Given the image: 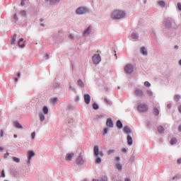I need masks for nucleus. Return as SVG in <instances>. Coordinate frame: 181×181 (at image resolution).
Instances as JSON below:
<instances>
[{
	"mask_svg": "<svg viewBox=\"0 0 181 181\" xmlns=\"http://www.w3.org/2000/svg\"><path fill=\"white\" fill-rule=\"evenodd\" d=\"M127 142H128L129 145H132L133 140H132V137H131V136H127Z\"/></svg>",
	"mask_w": 181,
	"mask_h": 181,
	"instance_id": "f3484780",
	"label": "nucleus"
},
{
	"mask_svg": "<svg viewBox=\"0 0 181 181\" xmlns=\"http://www.w3.org/2000/svg\"><path fill=\"white\" fill-rule=\"evenodd\" d=\"M179 64L181 66V59L179 61Z\"/></svg>",
	"mask_w": 181,
	"mask_h": 181,
	"instance_id": "052dcab7",
	"label": "nucleus"
},
{
	"mask_svg": "<svg viewBox=\"0 0 181 181\" xmlns=\"http://www.w3.org/2000/svg\"><path fill=\"white\" fill-rule=\"evenodd\" d=\"M106 125L107 127H108L109 128H112V127H114V123L112 122V120L111 119V118H108L106 121Z\"/></svg>",
	"mask_w": 181,
	"mask_h": 181,
	"instance_id": "1a4fd4ad",
	"label": "nucleus"
},
{
	"mask_svg": "<svg viewBox=\"0 0 181 181\" xmlns=\"http://www.w3.org/2000/svg\"><path fill=\"white\" fill-rule=\"evenodd\" d=\"M42 111H43L44 114H45V115L49 114V109L46 106H45L43 107Z\"/></svg>",
	"mask_w": 181,
	"mask_h": 181,
	"instance_id": "aec40b11",
	"label": "nucleus"
},
{
	"mask_svg": "<svg viewBox=\"0 0 181 181\" xmlns=\"http://www.w3.org/2000/svg\"><path fill=\"white\" fill-rule=\"evenodd\" d=\"M76 163L78 165H84V159H83V156H79L76 159Z\"/></svg>",
	"mask_w": 181,
	"mask_h": 181,
	"instance_id": "6e6552de",
	"label": "nucleus"
},
{
	"mask_svg": "<svg viewBox=\"0 0 181 181\" xmlns=\"http://www.w3.org/2000/svg\"><path fill=\"white\" fill-rule=\"evenodd\" d=\"M93 151L95 157L97 158L95 160V163H101V158H99L98 156L103 158L104 156V153L102 151H100L98 146H95L93 147Z\"/></svg>",
	"mask_w": 181,
	"mask_h": 181,
	"instance_id": "f03ea898",
	"label": "nucleus"
},
{
	"mask_svg": "<svg viewBox=\"0 0 181 181\" xmlns=\"http://www.w3.org/2000/svg\"><path fill=\"white\" fill-rule=\"evenodd\" d=\"M13 160L16 162V163H19V162H21V159H19L18 157H13Z\"/></svg>",
	"mask_w": 181,
	"mask_h": 181,
	"instance_id": "393cba45",
	"label": "nucleus"
},
{
	"mask_svg": "<svg viewBox=\"0 0 181 181\" xmlns=\"http://www.w3.org/2000/svg\"><path fill=\"white\" fill-rule=\"evenodd\" d=\"M73 158H74V153H71L66 154V160H71V159H73Z\"/></svg>",
	"mask_w": 181,
	"mask_h": 181,
	"instance_id": "f8f14e48",
	"label": "nucleus"
},
{
	"mask_svg": "<svg viewBox=\"0 0 181 181\" xmlns=\"http://www.w3.org/2000/svg\"><path fill=\"white\" fill-rule=\"evenodd\" d=\"M35 152H33V151H28V159L29 161H30V159H32V158H33V156H35Z\"/></svg>",
	"mask_w": 181,
	"mask_h": 181,
	"instance_id": "9b49d317",
	"label": "nucleus"
},
{
	"mask_svg": "<svg viewBox=\"0 0 181 181\" xmlns=\"http://www.w3.org/2000/svg\"><path fill=\"white\" fill-rule=\"evenodd\" d=\"M92 62L94 64H98L101 62V56L98 54H95L92 58Z\"/></svg>",
	"mask_w": 181,
	"mask_h": 181,
	"instance_id": "20e7f679",
	"label": "nucleus"
},
{
	"mask_svg": "<svg viewBox=\"0 0 181 181\" xmlns=\"http://www.w3.org/2000/svg\"><path fill=\"white\" fill-rule=\"evenodd\" d=\"M76 12L78 15H83V13H87V12H88V9L86 7H79L76 9Z\"/></svg>",
	"mask_w": 181,
	"mask_h": 181,
	"instance_id": "39448f33",
	"label": "nucleus"
},
{
	"mask_svg": "<svg viewBox=\"0 0 181 181\" xmlns=\"http://www.w3.org/2000/svg\"><path fill=\"white\" fill-rule=\"evenodd\" d=\"M122 152L124 153L127 152V148H122Z\"/></svg>",
	"mask_w": 181,
	"mask_h": 181,
	"instance_id": "5fc2aeb1",
	"label": "nucleus"
},
{
	"mask_svg": "<svg viewBox=\"0 0 181 181\" xmlns=\"http://www.w3.org/2000/svg\"><path fill=\"white\" fill-rule=\"evenodd\" d=\"M153 114L155 115H159V110L157 107L153 108Z\"/></svg>",
	"mask_w": 181,
	"mask_h": 181,
	"instance_id": "4be33fe9",
	"label": "nucleus"
},
{
	"mask_svg": "<svg viewBox=\"0 0 181 181\" xmlns=\"http://www.w3.org/2000/svg\"><path fill=\"white\" fill-rule=\"evenodd\" d=\"M16 42V35H14L13 36L12 40H11V45H15Z\"/></svg>",
	"mask_w": 181,
	"mask_h": 181,
	"instance_id": "5701e85b",
	"label": "nucleus"
},
{
	"mask_svg": "<svg viewBox=\"0 0 181 181\" xmlns=\"http://www.w3.org/2000/svg\"><path fill=\"white\" fill-rule=\"evenodd\" d=\"M141 52L142 54H144V56H146L148 54V52H146V49H145V47H144L141 48Z\"/></svg>",
	"mask_w": 181,
	"mask_h": 181,
	"instance_id": "a211bd4d",
	"label": "nucleus"
},
{
	"mask_svg": "<svg viewBox=\"0 0 181 181\" xmlns=\"http://www.w3.org/2000/svg\"><path fill=\"white\" fill-rule=\"evenodd\" d=\"M170 25H172V21L170 20H167L165 21V25L166 28H170Z\"/></svg>",
	"mask_w": 181,
	"mask_h": 181,
	"instance_id": "4468645a",
	"label": "nucleus"
},
{
	"mask_svg": "<svg viewBox=\"0 0 181 181\" xmlns=\"http://www.w3.org/2000/svg\"><path fill=\"white\" fill-rule=\"evenodd\" d=\"M59 2H60V0H49L51 5H56V4H59Z\"/></svg>",
	"mask_w": 181,
	"mask_h": 181,
	"instance_id": "dca6fc26",
	"label": "nucleus"
},
{
	"mask_svg": "<svg viewBox=\"0 0 181 181\" xmlns=\"http://www.w3.org/2000/svg\"><path fill=\"white\" fill-rule=\"evenodd\" d=\"M132 39H138V35L135 33L132 34Z\"/></svg>",
	"mask_w": 181,
	"mask_h": 181,
	"instance_id": "c756f323",
	"label": "nucleus"
},
{
	"mask_svg": "<svg viewBox=\"0 0 181 181\" xmlns=\"http://www.w3.org/2000/svg\"><path fill=\"white\" fill-rule=\"evenodd\" d=\"M18 46L20 47H25V42H23V38H21L18 41Z\"/></svg>",
	"mask_w": 181,
	"mask_h": 181,
	"instance_id": "ddd939ff",
	"label": "nucleus"
},
{
	"mask_svg": "<svg viewBox=\"0 0 181 181\" xmlns=\"http://www.w3.org/2000/svg\"><path fill=\"white\" fill-rule=\"evenodd\" d=\"M105 103H106V104H108L109 105L111 104V101H110V100H108V98H105Z\"/></svg>",
	"mask_w": 181,
	"mask_h": 181,
	"instance_id": "58836bf2",
	"label": "nucleus"
},
{
	"mask_svg": "<svg viewBox=\"0 0 181 181\" xmlns=\"http://www.w3.org/2000/svg\"><path fill=\"white\" fill-rule=\"evenodd\" d=\"M177 162V163L179 165H180V163H181V158H179Z\"/></svg>",
	"mask_w": 181,
	"mask_h": 181,
	"instance_id": "de8ad7c7",
	"label": "nucleus"
},
{
	"mask_svg": "<svg viewBox=\"0 0 181 181\" xmlns=\"http://www.w3.org/2000/svg\"><path fill=\"white\" fill-rule=\"evenodd\" d=\"M158 5L163 7L165 6V1H158Z\"/></svg>",
	"mask_w": 181,
	"mask_h": 181,
	"instance_id": "2f4dec72",
	"label": "nucleus"
},
{
	"mask_svg": "<svg viewBox=\"0 0 181 181\" xmlns=\"http://www.w3.org/2000/svg\"><path fill=\"white\" fill-rule=\"evenodd\" d=\"M0 151H2V147H0Z\"/></svg>",
	"mask_w": 181,
	"mask_h": 181,
	"instance_id": "69168bd1",
	"label": "nucleus"
},
{
	"mask_svg": "<svg viewBox=\"0 0 181 181\" xmlns=\"http://www.w3.org/2000/svg\"><path fill=\"white\" fill-rule=\"evenodd\" d=\"M158 132H160V134H162L163 132V131H165V129H163L161 126H159L158 127Z\"/></svg>",
	"mask_w": 181,
	"mask_h": 181,
	"instance_id": "cd10ccee",
	"label": "nucleus"
},
{
	"mask_svg": "<svg viewBox=\"0 0 181 181\" xmlns=\"http://www.w3.org/2000/svg\"><path fill=\"white\" fill-rule=\"evenodd\" d=\"M102 181H107V177H104L102 179Z\"/></svg>",
	"mask_w": 181,
	"mask_h": 181,
	"instance_id": "603ef678",
	"label": "nucleus"
},
{
	"mask_svg": "<svg viewBox=\"0 0 181 181\" xmlns=\"http://www.w3.org/2000/svg\"><path fill=\"white\" fill-rule=\"evenodd\" d=\"M178 47L177 45L175 46V49H178Z\"/></svg>",
	"mask_w": 181,
	"mask_h": 181,
	"instance_id": "bf43d9fd",
	"label": "nucleus"
},
{
	"mask_svg": "<svg viewBox=\"0 0 181 181\" xmlns=\"http://www.w3.org/2000/svg\"><path fill=\"white\" fill-rule=\"evenodd\" d=\"M177 8H178L179 11H181V4L180 3L177 4Z\"/></svg>",
	"mask_w": 181,
	"mask_h": 181,
	"instance_id": "37998d69",
	"label": "nucleus"
},
{
	"mask_svg": "<svg viewBox=\"0 0 181 181\" xmlns=\"http://www.w3.org/2000/svg\"><path fill=\"white\" fill-rule=\"evenodd\" d=\"M144 86L146 87H151V83H149L148 81H145L144 82Z\"/></svg>",
	"mask_w": 181,
	"mask_h": 181,
	"instance_id": "c9c22d12",
	"label": "nucleus"
},
{
	"mask_svg": "<svg viewBox=\"0 0 181 181\" xmlns=\"http://www.w3.org/2000/svg\"><path fill=\"white\" fill-rule=\"evenodd\" d=\"M13 137H14V138H18V135L14 134V135H13Z\"/></svg>",
	"mask_w": 181,
	"mask_h": 181,
	"instance_id": "13d9d810",
	"label": "nucleus"
},
{
	"mask_svg": "<svg viewBox=\"0 0 181 181\" xmlns=\"http://www.w3.org/2000/svg\"><path fill=\"white\" fill-rule=\"evenodd\" d=\"M176 142H177V141L176 140V138H173V139L170 140V144H171V145H175V144H176Z\"/></svg>",
	"mask_w": 181,
	"mask_h": 181,
	"instance_id": "c85d7f7f",
	"label": "nucleus"
},
{
	"mask_svg": "<svg viewBox=\"0 0 181 181\" xmlns=\"http://www.w3.org/2000/svg\"><path fill=\"white\" fill-rule=\"evenodd\" d=\"M13 18H14V19H15L16 21H18V16H16V14L14 15V17H13Z\"/></svg>",
	"mask_w": 181,
	"mask_h": 181,
	"instance_id": "09e8293b",
	"label": "nucleus"
},
{
	"mask_svg": "<svg viewBox=\"0 0 181 181\" xmlns=\"http://www.w3.org/2000/svg\"><path fill=\"white\" fill-rule=\"evenodd\" d=\"M93 110H98V105H97V103H94L93 105Z\"/></svg>",
	"mask_w": 181,
	"mask_h": 181,
	"instance_id": "4c0bfd02",
	"label": "nucleus"
},
{
	"mask_svg": "<svg viewBox=\"0 0 181 181\" xmlns=\"http://www.w3.org/2000/svg\"><path fill=\"white\" fill-rule=\"evenodd\" d=\"M39 117H40V120L41 122L45 121V115H44L43 114L40 113Z\"/></svg>",
	"mask_w": 181,
	"mask_h": 181,
	"instance_id": "b1692460",
	"label": "nucleus"
},
{
	"mask_svg": "<svg viewBox=\"0 0 181 181\" xmlns=\"http://www.w3.org/2000/svg\"><path fill=\"white\" fill-rule=\"evenodd\" d=\"M21 15H22V16H26V11H21Z\"/></svg>",
	"mask_w": 181,
	"mask_h": 181,
	"instance_id": "a19ab883",
	"label": "nucleus"
},
{
	"mask_svg": "<svg viewBox=\"0 0 181 181\" xmlns=\"http://www.w3.org/2000/svg\"><path fill=\"white\" fill-rule=\"evenodd\" d=\"M70 38L72 39L73 38V35H70Z\"/></svg>",
	"mask_w": 181,
	"mask_h": 181,
	"instance_id": "0e129e2a",
	"label": "nucleus"
},
{
	"mask_svg": "<svg viewBox=\"0 0 181 181\" xmlns=\"http://www.w3.org/2000/svg\"><path fill=\"white\" fill-rule=\"evenodd\" d=\"M115 152V149H110L107 151V155H111V153H114Z\"/></svg>",
	"mask_w": 181,
	"mask_h": 181,
	"instance_id": "72a5a7b5",
	"label": "nucleus"
},
{
	"mask_svg": "<svg viewBox=\"0 0 181 181\" xmlns=\"http://www.w3.org/2000/svg\"><path fill=\"white\" fill-rule=\"evenodd\" d=\"M124 181H131V180L129 178H126Z\"/></svg>",
	"mask_w": 181,
	"mask_h": 181,
	"instance_id": "4d7b16f0",
	"label": "nucleus"
},
{
	"mask_svg": "<svg viewBox=\"0 0 181 181\" xmlns=\"http://www.w3.org/2000/svg\"><path fill=\"white\" fill-rule=\"evenodd\" d=\"M8 156H9V153H6L4 158H8Z\"/></svg>",
	"mask_w": 181,
	"mask_h": 181,
	"instance_id": "3c124183",
	"label": "nucleus"
},
{
	"mask_svg": "<svg viewBox=\"0 0 181 181\" xmlns=\"http://www.w3.org/2000/svg\"><path fill=\"white\" fill-rule=\"evenodd\" d=\"M90 30H91V28H88L86 31H84L83 35L86 36V35H88L90 33Z\"/></svg>",
	"mask_w": 181,
	"mask_h": 181,
	"instance_id": "a878e982",
	"label": "nucleus"
},
{
	"mask_svg": "<svg viewBox=\"0 0 181 181\" xmlns=\"http://www.w3.org/2000/svg\"><path fill=\"white\" fill-rule=\"evenodd\" d=\"M116 166L118 170H122V165H121L120 164H117Z\"/></svg>",
	"mask_w": 181,
	"mask_h": 181,
	"instance_id": "f704fd0d",
	"label": "nucleus"
},
{
	"mask_svg": "<svg viewBox=\"0 0 181 181\" xmlns=\"http://www.w3.org/2000/svg\"><path fill=\"white\" fill-rule=\"evenodd\" d=\"M124 131L126 134H131L132 132L131 128H129V127H125Z\"/></svg>",
	"mask_w": 181,
	"mask_h": 181,
	"instance_id": "2eb2a0df",
	"label": "nucleus"
},
{
	"mask_svg": "<svg viewBox=\"0 0 181 181\" xmlns=\"http://www.w3.org/2000/svg\"><path fill=\"white\" fill-rule=\"evenodd\" d=\"M107 132H108V129L105 128L103 132V135H105V134H107Z\"/></svg>",
	"mask_w": 181,
	"mask_h": 181,
	"instance_id": "79ce46f5",
	"label": "nucleus"
},
{
	"mask_svg": "<svg viewBox=\"0 0 181 181\" xmlns=\"http://www.w3.org/2000/svg\"><path fill=\"white\" fill-rule=\"evenodd\" d=\"M2 177H5V172L3 170L1 173Z\"/></svg>",
	"mask_w": 181,
	"mask_h": 181,
	"instance_id": "49530a36",
	"label": "nucleus"
},
{
	"mask_svg": "<svg viewBox=\"0 0 181 181\" xmlns=\"http://www.w3.org/2000/svg\"><path fill=\"white\" fill-rule=\"evenodd\" d=\"M125 16H127V13L122 10H115L111 14L112 19H122V18H125Z\"/></svg>",
	"mask_w": 181,
	"mask_h": 181,
	"instance_id": "f257e3e1",
	"label": "nucleus"
},
{
	"mask_svg": "<svg viewBox=\"0 0 181 181\" xmlns=\"http://www.w3.org/2000/svg\"><path fill=\"white\" fill-rule=\"evenodd\" d=\"M21 6H23V5H25V0L21 1Z\"/></svg>",
	"mask_w": 181,
	"mask_h": 181,
	"instance_id": "c03bdc74",
	"label": "nucleus"
},
{
	"mask_svg": "<svg viewBox=\"0 0 181 181\" xmlns=\"http://www.w3.org/2000/svg\"><path fill=\"white\" fill-rule=\"evenodd\" d=\"M14 125H15V127H16V128H18V129H22L23 128V127H22V126L21 125V124H20L19 122H16L14 123Z\"/></svg>",
	"mask_w": 181,
	"mask_h": 181,
	"instance_id": "6ab92c4d",
	"label": "nucleus"
},
{
	"mask_svg": "<svg viewBox=\"0 0 181 181\" xmlns=\"http://www.w3.org/2000/svg\"><path fill=\"white\" fill-rule=\"evenodd\" d=\"M35 136H36V133L35 132L31 133L32 139H35Z\"/></svg>",
	"mask_w": 181,
	"mask_h": 181,
	"instance_id": "ea45409f",
	"label": "nucleus"
},
{
	"mask_svg": "<svg viewBox=\"0 0 181 181\" xmlns=\"http://www.w3.org/2000/svg\"><path fill=\"white\" fill-rule=\"evenodd\" d=\"M0 136H4V130H1Z\"/></svg>",
	"mask_w": 181,
	"mask_h": 181,
	"instance_id": "a18cd8bd",
	"label": "nucleus"
},
{
	"mask_svg": "<svg viewBox=\"0 0 181 181\" xmlns=\"http://www.w3.org/2000/svg\"><path fill=\"white\" fill-rule=\"evenodd\" d=\"M178 130L180 131V132H181V124L179 126Z\"/></svg>",
	"mask_w": 181,
	"mask_h": 181,
	"instance_id": "864d4df0",
	"label": "nucleus"
},
{
	"mask_svg": "<svg viewBox=\"0 0 181 181\" xmlns=\"http://www.w3.org/2000/svg\"><path fill=\"white\" fill-rule=\"evenodd\" d=\"M47 57H49V55L48 54H46Z\"/></svg>",
	"mask_w": 181,
	"mask_h": 181,
	"instance_id": "338daca9",
	"label": "nucleus"
},
{
	"mask_svg": "<svg viewBox=\"0 0 181 181\" xmlns=\"http://www.w3.org/2000/svg\"><path fill=\"white\" fill-rule=\"evenodd\" d=\"M20 76H21V73H18V77H20Z\"/></svg>",
	"mask_w": 181,
	"mask_h": 181,
	"instance_id": "680f3d73",
	"label": "nucleus"
},
{
	"mask_svg": "<svg viewBox=\"0 0 181 181\" xmlns=\"http://www.w3.org/2000/svg\"><path fill=\"white\" fill-rule=\"evenodd\" d=\"M168 107H170V105H168Z\"/></svg>",
	"mask_w": 181,
	"mask_h": 181,
	"instance_id": "774afa93",
	"label": "nucleus"
},
{
	"mask_svg": "<svg viewBox=\"0 0 181 181\" xmlns=\"http://www.w3.org/2000/svg\"><path fill=\"white\" fill-rule=\"evenodd\" d=\"M126 74H131L134 71V66L131 64H128L124 66Z\"/></svg>",
	"mask_w": 181,
	"mask_h": 181,
	"instance_id": "7ed1b4c3",
	"label": "nucleus"
},
{
	"mask_svg": "<svg viewBox=\"0 0 181 181\" xmlns=\"http://www.w3.org/2000/svg\"><path fill=\"white\" fill-rule=\"evenodd\" d=\"M119 160V157H117L116 158V162H118Z\"/></svg>",
	"mask_w": 181,
	"mask_h": 181,
	"instance_id": "6e6d98bb",
	"label": "nucleus"
},
{
	"mask_svg": "<svg viewBox=\"0 0 181 181\" xmlns=\"http://www.w3.org/2000/svg\"><path fill=\"white\" fill-rule=\"evenodd\" d=\"M146 93L148 97H152V95H153V93H152L151 90H147Z\"/></svg>",
	"mask_w": 181,
	"mask_h": 181,
	"instance_id": "7c9ffc66",
	"label": "nucleus"
},
{
	"mask_svg": "<svg viewBox=\"0 0 181 181\" xmlns=\"http://www.w3.org/2000/svg\"><path fill=\"white\" fill-rule=\"evenodd\" d=\"M117 128H119V129H121V128H122V123L121 122L120 120H118L117 122Z\"/></svg>",
	"mask_w": 181,
	"mask_h": 181,
	"instance_id": "412c9836",
	"label": "nucleus"
},
{
	"mask_svg": "<svg viewBox=\"0 0 181 181\" xmlns=\"http://www.w3.org/2000/svg\"><path fill=\"white\" fill-rule=\"evenodd\" d=\"M51 103L54 105L57 104V98H54L51 100Z\"/></svg>",
	"mask_w": 181,
	"mask_h": 181,
	"instance_id": "bb28decb",
	"label": "nucleus"
},
{
	"mask_svg": "<svg viewBox=\"0 0 181 181\" xmlns=\"http://www.w3.org/2000/svg\"><path fill=\"white\" fill-rule=\"evenodd\" d=\"M178 111H179V112H180V114H181V105H180V106L178 107Z\"/></svg>",
	"mask_w": 181,
	"mask_h": 181,
	"instance_id": "8fccbe9b",
	"label": "nucleus"
},
{
	"mask_svg": "<svg viewBox=\"0 0 181 181\" xmlns=\"http://www.w3.org/2000/svg\"><path fill=\"white\" fill-rule=\"evenodd\" d=\"M138 110L141 112H145L148 111V106L146 105H140L138 107Z\"/></svg>",
	"mask_w": 181,
	"mask_h": 181,
	"instance_id": "423d86ee",
	"label": "nucleus"
},
{
	"mask_svg": "<svg viewBox=\"0 0 181 181\" xmlns=\"http://www.w3.org/2000/svg\"><path fill=\"white\" fill-rule=\"evenodd\" d=\"M91 100V97L88 94H85L84 95V101L86 104H90V101Z\"/></svg>",
	"mask_w": 181,
	"mask_h": 181,
	"instance_id": "9d476101",
	"label": "nucleus"
},
{
	"mask_svg": "<svg viewBox=\"0 0 181 181\" xmlns=\"http://www.w3.org/2000/svg\"><path fill=\"white\" fill-rule=\"evenodd\" d=\"M134 95H136V97H144V91L141 89H136L134 90Z\"/></svg>",
	"mask_w": 181,
	"mask_h": 181,
	"instance_id": "0eeeda50",
	"label": "nucleus"
},
{
	"mask_svg": "<svg viewBox=\"0 0 181 181\" xmlns=\"http://www.w3.org/2000/svg\"><path fill=\"white\" fill-rule=\"evenodd\" d=\"M179 100H180V95H176L175 96V100L177 102V101H179Z\"/></svg>",
	"mask_w": 181,
	"mask_h": 181,
	"instance_id": "e433bc0d",
	"label": "nucleus"
},
{
	"mask_svg": "<svg viewBox=\"0 0 181 181\" xmlns=\"http://www.w3.org/2000/svg\"><path fill=\"white\" fill-rule=\"evenodd\" d=\"M78 86H80L81 87H84V83H83V81H81V80H78Z\"/></svg>",
	"mask_w": 181,
	"mask_h": 181,
	"instance_id": "473e14b6",
	"label": "nucleus"
},
{
	"mask_svg": "<svg viewBox=\"0 0 181 181\" xmlns=\"http://www.w3.org/2000/svg\"><path fill=\"white\" fill-rule=\"evenodd\" d=\"M15 81H18V78H15Z\"/></svg>",
	"mask_w": 181,
	"mask_h": 181,
	"instance_id": "e2e57ef3",
	"label": "nucleus"
}]
</instances>
